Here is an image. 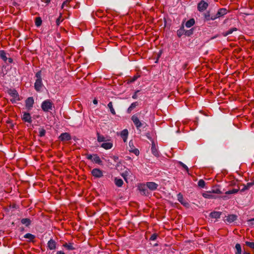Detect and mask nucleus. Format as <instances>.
<instances>
[{"label":"nucleus","mask_w":254,"mask_h":254,"mask_svg":"<svg viewBox=\"0 0 254 254\" xmlns=\"http://www.w3.org/2000/svg\"><path fill=\"white\" fill-rule=\"evenodd\" d=\"M35 77H36V79L34 83V87L37 91L40 92L41 91L43 86L41 77V71H39L36 72Z\"/></svg>","instance_id":"obj_1"},{"label":"nucleus","mask_w":254,"mask_h":254,"mask_svg":"<svg viewBox=\"0 0 254 254\" xmlns=\"http://www.w3.org/2000/svg\"><path fill=\"white\" fill-rule=\"evenodd\" d=\"M53 108L54 104L49 99L46 100L42 103L41 108L44 112H50L53 110Z\"/></svg>","instance_id":"obj_2"},{"label":"nucleus","mask_w":254,"mask_h":254,"mask_svg":"<svg viewBox=\"0 0 254 254\" xmlns=\"http://www.w3.org/2000/svg\"><path fill=\"white\" fill-rule=\"evenodd\" d=\"M8 93L12 97L10 99L12 103H16L20 100L18 92L15 89H9Z\"/></svg>","instance_id":"obj_3"},{"label":"nucleus","mask_w":254,"mask_h":254,"mask_svg":"<svg viewBox=\"0 0 254 254\" xmlns=\"http://www.w3.org/2000/svg\"><path fill=\"white\" fill-rule=\"evenodd\" d=\"M131 119L133 122V124L135 126L137 129H139L142 125L143 123H142L138 119V116L137 114L133 115Z\"/></svg>","instance_id":"obj_4"},{"label":"nucleus","mask_w":254,"mask_h":254,"mask_svg":"<svg viewBox=\"0 0 254 254\" xmlns=\"http://www.w3.org/2000/svg\"><path fill=\"white\" fill-rule=\"evenodd\" d=\"M34 103V100L32 97H28L25 101V106L26 108L28 110H30L33 107Z\"/></svg>","instance_id":"obj_5"},{"label":"nucleus","mask_w":254,"mask_h":254,"mask_svg":"<svg viewBox=\"0 0 254 254\" xmlns=\"http://www.w3.org/2000/svg\"><path fill=\"white\" fill-rule=\"evenodd\" d=\"M208 6V4L204 0H201L197 4V9L199 11H204Z\"/></svg>","instance_id":"obj_6"},{"label":"nucleus","mask_w":254,"mask_h":254,"mask_svg":"<svg viewBox=\"0 0 254 254\" xmlns=\"http://www.w3.org/2000/svg\"><path fill=\"white\" fill-rule=\"evenodd\" d=\"M91 174L95 178H101L103 175L102 171L99 169H93L91 171Z\"/></svg>","instance_id":"obj_7"},{"label":"nucleus","mask_w":254,"mask_h":254,"mask_svg":"<svg viewBox=\"0 0 254 254\" xmlns=\"http://www.w3.org/2000/svg\"><path fill=\"white\" fill-rule=\"evenodd\" d=\"M59 139L62 141H69L71 139V136L69 133L67 132H64L62 133L59 136Z\"/></svg>","instance_id":"obj_8"},{"label":"nucleus","mask_w":254,"mask_h":254,"mask_svg":"<svg viewBox=\"0 0 254 254\" xmlns=\"http://www.w3.org/2000/svg\"><path fill=\"white\" fill-rule=\"evenodd\" d=\"M129 145L130 147V149H129V151L130 153H134L136 156H138L139 154V150L136 148H134L133 142L132 140H130L129 142Z\"/></svg>","instance_id":"obj_9"},{"label":"nucleus","mask_w":254,"mask_h":254,"mask_svg":"<svg viewBox=\"0 0 254 254\" xmlns=\"http://www.w3.org/2000/svg\"><path fill=\"white\" fill-rule=\"evenodd\" d=\"M138 190H139L140 193L143 195H146L148 194V191L147 190L146 185H140L138 186Z\"/></svg>","instance_id":"obj_10"},{"label":"nucleus","mask_w":254,"mask_h":254,"mask_svg":"<svg viewBox=\"0 0 254 254\" xmlns=\"http://www.w3.org/2000/svg\"><path fill=\"white\" fill-rule=\"evenodd\" d=\"M22 119L25 122H27L28 123H31L32 119L30 114L28 113H24L22 117Z\"/></svg>","instance_id":"obj_11"},{"label":"nucleus","mask_w":254,"mask_h":254,"mask_svg":"<svg viewBox=\"0 0 254 254\" xmlns=\"http://www.w3.org/2000/svg\"><path fill=\"white\" fill-rule=\"evenodd\" d=\"M158 185L154 182H147L146 183V187L151 190H154L157 189Z\"/></svg>","instance_id":"obj_12"},{"label":"nucleus","mask_w":254,"mask_h":254,"mask_svg":"<svg viewBox=\"0 0 254 254\" xmlns=\"http://www.w3.org/2000/svg\"><path fill=\"white\" fill-rule=\"evenodd\" d=\"M237 218V215L235 214H231L226 216V219L224 220V221L228 223H231L236 220Z\"/></svg>","instance_id":"obj_13"},{"label":"nucleus","mask_w":254,"mask_h":254,"mask_svg":"<svg viewBox=\"0 0 254 254\" xmlns=\"http://www.w3.org/2000/svg\"><path fill=\"white\" fill-rule=\"evenodd\" d=\"M48 247L51 250H55L56 248V242L53 240L51 239L48 242Z\"/></svg>","instance_id":"obj_14"},{"label":"nucleus","mask_w":254,"mask_h":254,"mask_svg":"<svg viewBox=\"0 0 254 254\" xmlns=\"http://www.w3.org/2000/svg\"><path fill=\"white\" fill-rule=\"evenodd\" d=\"M204 16L205 20L207 21L210 20H215L217 18V17H215V16H210V12L209 11H207L206 12L204 13Z\"/></svg>","instance_id":"obj_15"},{"label":"nucleus","mask_w":254,"mask_h":254,"mask_svg":"<svg viewBox=\"0 0 254 254\" xmlns=\"http://www.w3.org/2000/svg\"><path fill=\"white\" fill-rule=\"evenodd\" d=\"M227 13V9L226 8H221L219 10V11L217 12L216 15L215 17H220L222 16H223Z\"/></svg>","instance_id":"obj_16"},{"label":"nucleus","mask_w":254,"mask_h":254,"mask_svg":"<svg viewBox=\"0 0 254 254\" xmlns=\"http://www.w3.org/2000/svg\"><path fill=\"white\" fill-rule=\"evenodd\" d=\"M221 213H222L221 212L213 211L210 213V216L211 218L217 219L220 218Z\"/></svg>","instance_id":"obj_17"},{"label":"nucleus","mask_w":254,"mask_h":254,"mask_svg":"<svg viewBox=\"0 0 254 254\" xmlns=\"http://www.w3.org/2000/svg\"><path fill=\"white\" fill-rule=\"evenodd\" d=\"M101 147L105 149H109L113 147V143L111 142L103 143L101 145Z\"/></svg>","instance_id":"obj_18"},{"label":"nucleus","mask_w":254,"mask_h":254,"mask_svg":"<svg viewBox=\"0 0 254 254\" xmlns=\"http://www.w3.org/2000/svg\"><path fill=\"white\" fill-rule=\"evenodd\" d=\"M92 161L99 165H101L102 162L100 157L97 154L93 155Z\"/></svg>","instance_id":"obj_19"},{"label":"nucleus","mask_w":254,"mask_h":254,"mask_svg":"<svg viewBox=\"0 0 254 254\" xmlns=\"http://www.w3.org/2000/svg\"><path fill=\"white\" fill-rule=\"evenodd\" d=\"M151 151L152 154L155 156H157L158 155V152L157 149L155 146V143L154 142H152V146H151Z\"/></svg>","instance_id":"obj_20"},{"label":"nucleus","mask_w":254,"mask_h":254,"mask_svg":"<svg viewBox=\"0 0 254 254\" xmlns=\"http://www.w3.org/2000/svg\"><path fill=\"white\" fill-rule=\"evenodd\" d=\"M124 182L121 179H119L118 178H115V184L118 187H121L122 186Z\"/></svg>","instance_id":"obj_21"},{"label":"nucleus","mask_w":254,"mask_h":254,"mask_svg":"<svg viewBox=\"0 0 254 254\" xmlns=\"http://www.w3.org/2000/svg\"><path fill=\"white\" fill-rule=\"evenodd\" d=\"M63 246L68 250H73L75 249L72 243H65L64 244Z\"/></svg>","instance_id":"obj_22"},{"label":"nucleus","mask_w":254,"mask_h":254,"mask_svg":"<svg viewBox=\"0 0 254 254\" xmlns=\"http://www.w3.org/2000/svg\"><path fill=\"white\" fill-rule=\"evenodd\" d=\"M121 136L124 142L127 139V129H125L121 132Z\"/></svg>","instance_id":"obj_23"},{"label":"nucleus","mask_w":254,"mask_h":254,"mask_svg":"<svg viewBox=\"0 0 254 254\" xmlns=\"http://www.w3.org/2000/svg\"><path fill=\"white\" fill-rule=\"evenodd\" d=\"M211 191H207L202 194V196L206 198H214V196L213 194H212Z\"/></svg>","instance_id":"obj_24"},{"label":"nucleus","mask_w":254,"mask_h":254,"mask_svg":"<svg viewBox=\"0 0 254 254\" xmlns=\"http://www.w3.org/2000/svg\"><path fill=\"white\" fill-rule=\"evenodd\" d=\"M21 222L26 226H28L31 224V220L29 218H23L21 219Z\"/></svg>","instance_id":"obj_25"},{"label":"nucleus","mask_w":254,"mask_h":254,"mask_svg":"<svg viewBox=\"0 0 254 254\" xmlns=\"http://www.w3.org/2000/svg\"><path fill=\"white\" fill-rule=\"evenodd\" d=\"M0 57L5 63H7V57L6 56L5 52L3 51H0Z\"/></svg>","instance_id":"obj_26"},{"label":"nucleus","mask_w":254,"mask_h":254,"mask_svg":"<svg viewBox=\"0 0 254 254\" xmlns=\"http://www.w3.org/2000/svg\"><path fill=\"white\" fill-rule=\"evenodd\" d=\"M195 23V21L194 19L191 18L190 20H189L186 23V26L188 28H190L193 26Z\"/></svg>","instance_id":"obj_27"},{"label":"nucleus","mask_w":254,"mask_h":254,"mask_svg":"<svg viewBox=\"0 0 254 254\" xmlns=\"http://www.w3.org/2000/svg\"><path fill=\"white\" fill-rule=\"evenodd\" d=\"M185 30L184 29V27L183 26H182L178 31H177V35L178 37H180L183 35H185Z\"/></svg>","instance_id":"obj_28"},{"label":"nucleus","mask_w":254,"mask_h":254,"mask_svg":"<svg viewBox=\"0 0 254 254\" xmlns=\"http://www.w3.org/2000/svg\"><path fill=\"white\" fill-rule=\"evenodd\" d=\"M108 107L109 108V109H110V112L111 113L113 114V115H115L116 114V112H115V109H114L113 108V103L112 102H110L108 104Z\"/></svg>","instance_id":"obj_29"},{"label":"nucleus","mask_w":254,"mask_h":254,"mask_svg":"<svg viewBox=\"0 0 254 254\" xmlns=\"http://www.w3.org/2000/svg\"><path fill=\"white\" fill-rule=\"evenodd\" d=\"M24 238L32 241L35 238V236L30 233H27L24 236Z\"/></svg>","instance_id":"obj_30"},{"label":"nucleus","mask_w":254,"mask_h":254,"mask_svg":"<svg viewBox=\"0 0 254 254\" xmlns=\"http://www.w3.org/2000/svg\"><path fill=\"white\" fill-rule=\"evenodd\" d=\"M235 249L236 250L235 254H242V248H241V246L240 244H237L236 245Z\"/></svg>","instance_id":"obj_31"},{"label":"nucleus","mask_w":254,"mask_h":254,"mask_svg":"<svg viewBox=\"0 0 254 254\" xmlns=\"http://www.w3.org/2000/svg\"><path fill=\"white\" fill-rule=\"evenodd\" d=\"M138 105L137 102L132 103L130 106L128 108V113L130 112L133 109H134Z\"/></svg>","instance_id":"obj_32"},{"label":"nucleus","mask_w":254,"mask_h":254,"mask_svg":"<svg viewBox=\"0 0 254 254\" xmlns=\"http://www.w3.org/2000/svg\"><path fill=\"white\" fill-rule=\"evenodd\" d=\"M42 19H41V18L40 17H37L36 18V19H35V25L37 27H39L40 26H41V24H42Z\"/></svg>","instance_id":"obj_33"},{"label":"nucleus","mask_w":254,"mask_h":254,"mask_svg":"<svg viewBox=\"0 0 254 254\" xmlns=\"http://www.w3.org/2000/svg\"><path fill=\"white\" fill-rule=\"evenodd\" d=\"M237 30V29L236 28H232L230 29L229 30H228L224 34V35L225 36H226L229 34H232L234 31H236Z\"/></svg>","instance_id":"obj_34"},{"label":"nucleus","mask_w":254,"mask_h":254,"mask_svg":"<svg viewBox=\"0 0 254 254\" xmlns=\"http://www.w3.org/2000/svg\"><path fill=\"white\" fill-rule=\"evenodd\" d=\"M97 140L98 142H103L106 141L105 138L104 136L100 135L99 133H97Z\"/></svg>","instance_id":"obj_35"},{"label":"nucleus","mask_w":254,"mask_h":254,"mask_svg":"<svg viewBox=\"0 0 254 254\" xmlns=\"http://www.w3.org/2000/svg\"><path fill=\"white\" fill-rule=\"evenodd\" d=\"M139 77V75H134L133 77L132 78H131V77H129L130 78H128V83L129 82H134V81H135L137 78ZM128 77H129V76H128Z\"/></svg>","instance_id":"obj_36"},{"label":"nucleus","mask_w":254,"mask_h":254,"mask_svg":"<svg viewBox=\"0 0 254 254\" xmlns=\"http://www.w3.org/2000/svg\"><path fill=\"white\" fill-rule=\"evenodd\" d=\"M238 191H239V189H234L232 190H228V191H226L225 192V193L227 194H234V193H236L238 192Z\"/></svg>","instance_id":"obj_37"},{"label":"nucleus","mask_w":254,"mask_h":254,"mask_svg":"<svg viewBox=\"0 0 254 254\" xmlns=\"http://www.w3.org/2000/svg\"><path fill=\"white\" fill-rule=\"evenodd\" d=\"M205 182L201 179L200 180H199V181L198 182V186L201 188H203L204 187H205Z\"/></svg>","instance_id":"obj_38"},{"label":"nucleus","mask_w":254,"mask_h":254,"mask_svg":"<svg viewBox=\"0 0 254 254\" xmlns=\"http://www.w3.org/2000/svg\"><path fill=\"white\" fill-rule=\"evenodd\" d=\"M246 245L251 248V249H254V242H250L247 241L246 242Z\"/></svg>","instance_id":"obj_39"},{"label":"nucleus","mask_w":254,"mask_h":254,"mask_svg":"<svg viewBox=\"0 0 254 254\" xmlns=\"http://www.w3.org/2000/svg\"><path fill=\"white\" fill-rule=\"evenodd\" d=\"M178 200L181 203H182V204L183 203V195L181 193H179L178 194Z\"/></svg>","instance_id":"obj_40"},{"label":"nucleus","mask_w":254,"mask_h":254,"mask_svg":"<svg viewBox=\"0 0 254 254\" xmlns=\"http://www.w3.org/2000/svg\"><path fill=\"white\" fill-rule=\"evenodd\" d=\"M45 133H46V131L44 129H43V128L40 129V130L39 131V135L40 136H44L45 135Z\"/></svg>","instance_id":"obj_41"},{"label":"nucleus","mask_w":254,"mask_h":254,"mask_svg":"<svg viewBox=\"0 0 254 254\" xmlns=\"http://www.w3.org/2000/svg\"><path fill=\"white\" fill-rule=\"evenodd\" d=\"M192 34V29H190L189 30H185V35L188 36H190Z\"/></svg>","instance_id":"obj_42"},{"label":"nucleus","mask_w":254,"mask_h":254,"mask_svg":"<svg viewBox=\"0 0 254 254\" xmlns=\"http://www.w3.org/2000/svg\"><path fill=\"white\" fill-rule=\"evenodd\" d=\"M179 163L183 167L184 169H185L187 172H189V168L185 164L182 162H179Z\"/></svg>","instance_id":"obj_43"},{"label":"nucleus","mask_w":254,"mask_h":254,"mask_svg":"<svg viewBox=\"0 0 254 254\" xmlns=\"http://www.w3.org/2000/svg\"><path fill=\"white\" fill-rule=\"evenodd\" d=\"M211 192L212 193H217V194H220L221 193V191L219 189H216L212 190Z\"/></svg>","instance_id":"obj_44"},{"label":"nucleus","mask_w":254,"mask_h":254,"mask_svg":"<svg viewBox=\"0 0 254 254\" xmlns=\"http://www.w3.org/2000/svg\"><path fill=\"white\" fill-rule=\"evenodd\" d=\"M157 237V235L156 234H153L150 238V240L155 241Z\"/></svg>","instance_id":"obj_45"},{"label":"nucleus","mask_w":254,"mask_h":254,"mask_svg":"<svg viewBox=\"0 0 254 254\" xmlns=\"http://www.w3.org/2000/svg\"><path fill=\"white\" fill-rule=\"evenodd\" d=\"M69 2V0H66L65 1H64L63 4H62V8H64V6H67V5L68 4Z\"/></svg>","instance_id":"obj_46"},{"label":"nucleus","mask_w":254,"mask_h":254,"mask_svg":"<svg viewBox=\"0 0 254 254\" xmlns=\"http://www.w3.org/2000/svg\"><path fill=\"white\" fill-rule=\"evenodd\" d=\"M62 14H60V16L59 17V18L56 20V23L57 25H59L61 22L62 21Z\"/></svg>","instance_id":"obj_47"},{"label":"nucleus","mask_w":254,"mask_h":254,"mask_svg":"<svg viewBox=\"0 0 254 254\" xmlns=\"http://www.w3.org/2000/svg\"><path fill=\"white\" fill-rule=\"evenodd\" d=\"M86 158L88 160H90L93 161V155H92L91 154H87L86 155Z\"/></svg>","instance_id":"obj_48"},{"label":"nucleus","mask_w":254,"mask_h":254,"mask_svg":"<svg viewBox=\"0 0 254 254\" xmlns=\"http://www.w3.org/2000/svg\"><path fill=\"white\" fill-rule=\"evenodd\" d=\"M254 185V182L248 183L246 185L247 188L249 189L250 187L253 186Z\"/></svg>","instance_id":"obj_49"},{"label":"nucleus","mask_w":254,"mask_h":254,"mask_svg":"<svg viewBox=\"0 0 254 254\" xmlns=\"http://www.w3.org/2000/svg\"><path fill=\"white\" fill-rule=\"evenodd\" d=\"M128 179H129L131 182L135 180V178L132 174H131V175L130 176L129 178L128 177Z\"/></svg>","instance_id":"obj_50"},{"label":"nucleus","mask_w":254,"mask_h":254,"mask_svg":"<svg viewBox=\"0 0 254 254\" xmlns=\"http://www.w3.org/2000/svg\"><path fill=\"white\" fill-rule=\"evenodd\" d=\"M249 221L250 223V225L254 226V218L249 220Z\"/></svg>","instance_id":"obj_51"},{"label":"nucleus","mask_w":254,"mask_h":254,"mask_svg":"<svg viewBox=\"0 0 254 254\" xmlns=\"http://www.w3.org/2000/svg\"><path fill=\"white\" fill-rule=\"evenodd\" d=\"M12 62H13V60L12 58H7V63H8L9 64H11L12 63Z\"/></svg>","instance_id":"obj_52"},{"label":"nucleus","mask_w":254,"mask_h":254,"mask_svg":"<svg viewBox=\"0 0 254 254\" xmlns=\"http://www.w3.org/2000/svg\"><path fill=\"white\" fill-rule=\"evenodd\" d=\"M249 189L246 185H244V188L241 190V191H244L246 190Z\"/></svg>","instance_id":"obj_53"},{"label":"nucleus","mask_w":254,"mask_h":254,"mask_svg":"<svg viewBox=\"0 0 254 254\" xmlns=\"http://www.w3.org/2000/svg\"><path fill=\"white\" fill-rule=\"evenodd\" d=\"M139 91H137L136 92H135L134 93V94L132 96V98L133 99H136L137 98V93Z\"/></svg>","instance_id":"obj_54"},{"label":"nucleus","mask_w":254,"mask_h":254,"mask_svg":"<svg viewBox=\"0 0 254 254\" xmlns=\"http://www.w3.org/2000/svg\"><path fill=\"white\" fill-rule=\"evenodd\" d=\"M42 1L47 3H49L50 2V0H42Z\"/></svg>","instance_id":"obj_55"},{"label":"nucleus","mask_w":254,"mask_h":254,"mask_svg":"<svg viewBox=\"0 0 254 254\" xmlns=\"http://www.w3.org/2000/svg\"><path fill=\"white\" fill-rule=\"evenodd\" d=\"M56 254H65L63 251H58Z\"/></svg>","instance_id":"obj_56"},{"label":"nucleus","mask_w":254,"mask_h":254,"mask_svg":"<svg viewBox=\"0 0 254 254\" xmlns=\"http://www.w3.org/2000/svg\"><path fill=\"white\" fill-rule=\"evenodd\" d=\"M93 103H94V104H95V105H96V104H97L98 103V101H97V99H94L93 100Z\"/></svg>","instance_id":"obj_57"},{"label":"nucleus","mask_w":254,"mask_h":254,"mask_svg":"<svg viewBox=\"0 0 254 254\" xmlns=\"http://www.w3.org/2000/svg\"><path fill=\"white\" fill-rule=\"evenodd\" d=\"M243 254H251L249 252L245 251V252H244Z\"/></svg>","instance_id":"obj_58"},{"label":"nucleus","mask_w":254,"mask_h":254,"mask_svg":"<svg viewBox=\"0 0 254 254\" xmlns=\"http://www.w3.org/2000/svg\"><path fill=\"white\" fill-rule=\"evenodd\" d=\"M124 49H125V47H123L122 49V52H123Z\"/></svg>","instance_id":"obj_59"},{"label":"nucleus","mask_w":254,"mask_h":254,"mask_svg":"<svg viewBox=\"0 0 254 254\" xmlns=\"http://www.w3.org/2000/svg\"><path fill=\"white\" fill-rule=\"evenodd\" d=\"M124 179H125V180L126 181V182H127V178H126L125 177H124Z\"/></svg>","instance_id":"obj_60"},{"label":"nucleus","mask_w":254,"mask_h":254,"mask_svg":"<svg viewBox=\"0 0 254 254\" xmlns=\"http://www.w3.org/2000/svg\"><path fill=\"white\" fill-rule=\"evenodd\" d=\"M131 159V158H130V157H128V159Z\"/></svg>","instance_id":"obj_61"}]
</instances>
